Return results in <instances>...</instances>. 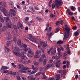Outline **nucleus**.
<instances>
[{"label": "nucleus", "instance_id": "nucleus-31", "mask_svg": "<svg viewBox=\"0 0 80 80\" xmlns=\"http://www.w3.org/2000/svg\"><path fill=\"white\" fill-rule=\"evenodd\" d=\"M58 55L59 57H61L62 56V53L60 52H58Z\"/></svg>", "mask_w": 80, "mask_h": 80}, {"label": "nucleus", "instance_id": "nucleus-4", "mask_svg": "<svg viewBox=\"0 0 80 80\" xmlns=\"http://www.w3.org/2000/svg\"><path fill=\"white\" fill-rule=\"evenodd\" d=\"M10 11H11V15L13 16H15V11L13 9H10Z\"/></svg>", "mask_w": 80, "mask_h": 80}, {"label": "nucleus", "instance_id": "nucleus-43", "mask_svg": "<svg viewBox=\"0 0 80 80\" xmlns=\"http://www.w3.org/2000/svg\"><path fill=\"white\" fill-rule=\"evenodd\" d=\"M55 4L53 3L52 5V9L55 8Z\"/></svg>", "mask_w": 80, "mask_h": 80}, {"label": "nucleus", "instance_id": "nucleus-56", "mask_svg": "<svg viewBox=\"0 0 80 80\" xmlns=\"http://www.w3.org/2000/svg\"><path fill=\"white\" fill-rule=\"evenodd\" d=\"M2 70H3V71H4V70H5V66H2Z\"/></svg>", "mask_w": 80, "mask_h": 80}, {"label": "nucleus", "instance_id": "nucleus-14", "mask_svg": "<svg viewBox=\"0 0 80 80\" xmlns=\"http://www.w3.org/2000/svg\"><path fill=\"white\" fill-rule=\"evenodd\" d=\"M9 73L10 75H17L16 72H13L12 71L10 72Z\"/></svg>", "mask_w": 80, "mask_h": 80}, {"label": "nucleus", "instance_id": "nucleus-15", "mask_svg": "<svg viewBox=\"0 0 80 80\" xmlns=\"http://www.w3.org/2000/svg\"><path fill=\"white\" fill-rule=\"evenodd\" d=\"M14 53L15 55H16V56H18V57L20 56L21 53H18V52H14Z\"/></svg>", "mask_w": 80, "mask_h": 80}, {"label": "nucleus", "instance_id": "nucleus-28", "mask_svg": "<svg viewBox=\"0 0 80 80\" xmlns=\"http://www.w3.org/2000/svg\"><path fill=\"white\" fill-rule=\"evenodd\" d=\"M14 50H15L16 51H19V50H20V49L17 47H15V48H14Z\"/></svg>", "mask_w": 80, "mask_h": 80}, {"label": "nucleus", "instance_id": "nucleus-54", "mask_svg": "<svg viewBox=\"0 0 80 80\" xmlns=\"http://www.w3.org/2000/svg\"><path fill=\"white\" fill-rule=\"evenodd\" d=\"M39 60L40 62H43V59H42V58H41Z\"/></svg>", "mask_w": 80, "mask_h": 80}, {"label": "nucleus", "instance_id": "nucleus-1", "mask_svg": "<svg viewBox=\"0 0 80 80\" xmlns=\"http://www.w3.org/2000/svg\"><path fill=\"white\" fill-rule=\"evenodd\" d=\"M63 3V2L62 0H55V7L58 9L60 6H61Z\"/></svg>", "mask_w": 80, "mask_h": 80}, {"label": "nucleus", "instance_id": "nucleus-8", "mask_svg": "<svg viewBox=\"0 0 80 80\" xmlns=\"http://www.w3.org/2000/svg\"><path fill=\"white\" fill-rule=\"evenodd\" d=\"M56 77V80H59L60 79V76L59 74H57Z\"/></svg>", "mask_w": 80, "mask_h": 80}, {"label": "nucleus", "instance_id": "nucleus-46", "mask_svg": "<svg viewBox=\"0 0 80 80\" xmlns=\"http://www.w3.org/2000/svg\"><path fill=\"white\" fill-rule=\"evenodd\" d=\"M17 79L18 80H21V78L19 76H17Z\"/></svg>", "mask_w": 80, "mask_h": 80}, {"label": "nucleus", "instance_id": "nucleus-61", "mask_svg": "<svg viewBox=\"0 0 80 80\" xmlns=\"http://www.w3.org/2000/svg\"><path fill=\"white\" fill-rule=\"evenodd\" d=\"M28 20V17H27L25 19V21H26V22H27Z\"/></svg>", "mask_w": 80, "mask_h": 80}, {"label": "nucleus", "instance_id": "nucleus-29", "mask_svg": "<svg viewBox=\"0 0 80 80\" xmlns=\"http://www.w3.org/2000/svg\"><path fill=\"white\" fill-rule=\"evenodd\" d=\"M46 28L45 29V30L46 31H47V30H48V27H49V24H48V23L46 25Z\"/></svg>", "mask_w": 80, "mask_h": 80}, {"label": "nucleus", "instance_id": "nucleus-63", "mask_svg": "<svg viewBox=\"0 0 80 80\" xmlns=\"http://www.w3.org/2000/svg\"><path fill=\"white\" fill-rule=\"evenodd\" d=\"M35 58H39V56H38V55H36L34 56Z\"/></svg>", "mask_w": 80, "mask_h": 80}, {"label": "nucleus", "instance_id": "nucleus-62", "mask_svg": "<svg viewBox=\"0 0 80 80\" xmlns=\"http://www.w3.org/2000/svg\"><path fill=\"white\" fill-rule=\"evenodd\" d=\"M13 40L14 42H17V39L15 38H14L13 39Z\"/></svg>", "mask_w": 80, "mask_h": 80}, {"label": "nucleus", "instance_id": "nucleus-36", "mask_svg": "<svg viewBox=\"0 0 80 80\" xmlns=\"http://www.w3.org/2000/svg\"><path fill=\"white\" fill-rule=\"evenodd\" d=\"M52 66V64H48L47 65V67L48 68L51 67Z\"/></svg>", "mask_w": 80, "mask_h": 80}, {"label": "nucleus", "instance_id": "nucleus-40", "mask_svg": "<svg viewBox=\"0 0 80 80\" xmlns=\"http://www.w3.org/2000/svg\"><path fill=\"white\" fill-rule=\"evenodd\" d=\"M52 32H51L48 35V37L49 38H50L51 37H52Z\"/></svg>", "mask_w": 80, "mask_h": 80}, {"label": "nucleus", "instance_id": "nucleus-35", "mask_svg": "<svg viewBox=\"0 0 80 80\" xmlns=\"http://www.w3.org/2000/svg\"><path fill=\"white\" fill-rule=\"evenodd\" d=\"M34 63V65H36V66H37L38 65V62H33Z\"/></svg>", "mask_w": 80, "mask_h": 80}, {"label": "nucleus", "instance_id": "nucleus-5", "mask_svg": "<svg viewBox=\"0 0 80 80\" xmlns=\"http://www.w3.org/2000/svg\"><path fill=\"white\" fill-rule=\"evenodd\" d=\"M40 43L41 45H43L44 47H47V43L43 42H40Z\"/></svg>", "mask_w": 80, "mask_h": 80}, {"label": "nucleus", "instance_id": "nucleus-18", "mask_svg": "<svg viewBox=\"0 0 80 80\" xmlns=\"http://www.w3.org/2000/svg\"><path fill=\"white\" fill-rule=\"evenodd\" d=\"M70 8L72 11H75L76 10V8L73 6H71Z\"/></svg>", "mask_w": 80, "mask_h": 80}, {"label": "nucleus", "instance_id": "nucleus-16", "mask_svg": "<svg viewBox=\"0 0 80 80\" xmlns=\"http://www.w3.org/2000/svg\"><path fill=\"white\" fill-rule=\"evenodd\" d=\"M64 42L63 41L59 40L57 42V44H62Z\"/></svg>", "mask_w": 80, "mask_h": 80}, {"label": "nucleus", "instance_id": "nucleus-33", "mask_svg": "<svg viewBox=\"0 0 80 80\" xmlns=\"http://www.w3.org/2000/svg\"><path fill=\"white\" fill-rule=\"evenodd\" d=\"M47 61V59H45L43 61V65H46V62Z\"/></svg>", "mask_w": 80, "mask_h": 80}, {"label": "nucleus", "instance_id": "nucleus-6", "mask_svg": "<svg viewBox=\"0 0 80 80\" xmlns=\"http://www.w3.org/2000/svg\"><path fill=\"white\" fill-rule=\"evenodd\" d=\"M18 27H20L22 28V29L23 28V26L22 23L20 22H19L18 23Z\"/></svg>", "mask_w": 80, "mask_h": 80}, {"label": "nucleus", "instance_id": "nucleus-10", "mask_svg": "<svg viewBox=\"0 0 80 80\" xmlns=\"http://www.w3.org/2000/svg\"><path fill=\"white\" fill-rule=\"evenodd\" d=\"M65 29L66 31L67 34L68 35H69V34H70V29H69L68 28H65Z\"/></svg>", "mask_w": 80, "mask_h": 80}, {"label": "nucleus", "instance_id": "nucleus-50", "mask_svg": "<svg viewBox=\"0 0 80 80\" xmlns=\"http://www.w3.org/2000/svg\"><path fill=\"white\" fill-rule=\"evenodd\" d=\"M22 46L24 48H26L27 47V46L25 44H23L22 45Z\"/></svg>", "mask_w": 80, "mask_h": 80}, {"label": "nucleus", "instance_id": "nucleus-42", "mask_svg": "<svg viewBox=\"0 0 80 80\" xmlns=\"http://www.w3.org/2000/svg\"><path fill=\"white\" fill-rule=\"evenodd\" d=\"M36 72H37L36 71H33L31 72V74H35Z\"/></svg>", "mask_w": 80, "mask_h": 80}, {"label": "nucleus", "instance_id": "nucleus-58", "mask_svg": "<svg viewBox=\"0 0 80 80\" xmlns=\"http://www.w3.org/2000/svg\"><path fill=\"white\" fill-rule=\"evenodd\" d=\"M58 52H60L61 51V49H60V48H58Z\"/></svg>", "mask_w": 80, "mask_h": 80}, {"label": "nucleus", "instance_id": "nucleus-59", "mask_svg": "<svg viewBox=\"0 0 80 80\" xmlns=\"http://www.w3.org/2000/svg\"><path fill=\"white\" fill-rule=\"evenodd\" d=\"M36 19H37L38 20H42V19L40 18L39 17V18H36Z\"/></svg>", "mask_w": 80, "mask_h": 80}, {"label": "nucleus", "instance_id": "nucleus-13", "mask_svg": "<svg viewBox=\"0 0 80 80\" xmlns=\"http://www.w3.org/2000/svg\"><path fill=\"white\" fill-rule=\"evenodd\" d=\"M19 57H20L22 59H24L25 58V55L23 54H20V56H19Z\"/></svg>", "mask_w": 80, "mask_h": 80}, {"label": "nucleus", "instance_id": "nucleus-32", "mask_svg": "<svg viewBox=\"0 0 80 80\" xmlns=\"http://www.w3.org/2000/svg\"><path fill=\"white\" fill-rule=\"evenodd\" d=\"M0 21L1 22H4L3 19L1 17H0Z\"/></svg>", "mask_w": 80, "mask_h": 80}, {"label": "nucleus", "instance_id": "nucleus-49", "mask_svg": "<svg viewBox=\"0 0 80 80\" xmlns=\"http://www.w3.org/2000/svg\"><path fill=\"white\" fill-rule=\"evenodd\" d=\"M54 80V78H49L48 79H46V80Z\"/></svg>", "mask_w": 80, "mask_h": 80}, {"label": "nucleus", "instance_id": "nucleus-41", "mask_svg": "<svg viewBox=\"0 0 80 80\" xmlns=\"http://www.w3.org/2000/svg\"><path fill=\"white\" fill-rule=\"evenodd\" d=\"M28 78L29 80H31L32 78V76H29L28 77Z\"/></svg>", "mask_w": 80, "mask_h": 80}, {"label": "nucleus", "instance_id": "nucleus-25", "mask_svg": "<svg viewBox=\"0 0 80 80\" xmlns=\"http://www.w3.org/2000/svg\"><path fill=\"white\" fill-rule=\"evenodd\" d=\"M56 53V50H52V51L51 52V53L52 55H55V53Z\"/></svg>", "mask_w": 80, "mask_h": 80}, {"label": "nucleus", "instance_id": "nucleus-27", "mask_svg": "<svg viewBox=\"0 0 80 80\" xmlns=\"http://www.w3.org/2000/svg\"><path fill=\"white\" fill-rule=\"evenodd\" d=\"M53 48H50L49 51H48V54H50V52L52 50V49Z\"/></svg>", "mask_w": 80, "mask_h": 80}, {"label": "nucleus", "instance_id": "nucleus-9", "mask_svg": "<svg viewBox=\"0 0 80 80\" xmlns=\"http://www.w3.org/2000/svg\"><path fill=\"white\" fill-rule=\"evenodd\" d=\"M31 68L32 69V70H33L34 71H37V70H38V68H34V66H33V65H32V67H31Z\"/></svg>", "mask_w": 80, "mask_h": 80}, {"label": "nucleus", "instance_id": "nucleus-48", "mask_svg": "<svg viewBox=\"0 0 80 80\" xmlns=\"http://www.w3.org/2000/svg\"><path fill=\"white\" fill-rule=\"evenodd\" d=\"M45 55H43L42 56H41V58H42V59H44V58L45 57Z\"/></svg>", "mask_w": 80, "mask_h": 80}, {"label": "nucleus", "instance_id": "nucleus-19", "mask_svg": "<svg viewBox=\"0 0 80 80\" xmlns=\"http://www.w3.org/2000/svg\"><path fill=\"white\" fill-rule=\"evenodd\" d=\"M4 20H5L6 22H8L9 21V18H8L3 17Z\"/></svg>", "mask_w": 80, "mask_h": 80}, {"label": "nucleus", "instance_id": "nucleus-44", "mask_svg": "<svg viewBox=\"0 0 80 80\" xmlns=\"http://www.w3.org/2000/svg\"><path fill=\"white\" fill-rule=\"evenodd\" d=\"M5 48L8 52H10V49H9V48H8L7 46H6Z\"/></svg>", "mask_w": 80, "mask_h": 80}, {"label": "nucleus", "instance_id": "nucleus-11", "mask_svg": "<svg viewBox=\"0 0 80 80\" xmlns=\"http://www.w3.org/2000/svg\"><path fill=\"white\" fill-rule=\"evenodd\" d=\"M23 67V65H22L19 64L18 66V69H22Z\"/></svg>", "mask_w": 80, "mask_h": 80}, {"label": "nucleus", "instance_id": "nucleus-30", "mask_svg": "<svg viewBox=\"0 0 80 80\" xmlns=\"http://www.w3.org/2000/svg\"><path fill=\"white\" fill-rule=\"evenodd\" d=\"M9 3L10 5H11L12 6H13V2L12 1H10L9 2Z\"/></svg>", "mask_w": 80, "mask_h": 80}, {"label": "nucleus", "instance_id": "nucleus-64", "mask_svg": "<svg viewBox=\"0 0 80 80\" xmlns=\"http://www.w3.org/2000/svg\"><path fill=\"white\" fill-rule=\"evenodd\" d=\"M13 28L14 30H17V26H16V25H14L13 26Z\"/></svg>", "mask_w": 80, "mask_h": 80}, {"label": "nucleus", "instance_id": "nucleus-7", "mask_svg": "<svg viewBox=\"0 0 80 80\" xmlns=\"http://www.w3.org/2000/svg\"><path fill=\"white\" fill-rule=\"evenodd\" d=\"M12 23H9L7 24L6 27H8V28H10L11 27H12Z\"/></svg>", "mask_w": 80, "mask_h": 80}, {"label": "nucleus", "instance_id": "nucleus-17", "mask_svg": "<svg viewBox=\"0 0 80 80\" xmlns=\"http://www.w3.org/2000/svg\"><path fill=\"white\" fill-rule=\"evenodd\" d=\"M59 56H53L52 57L53 59H56V60H58L59 59Z\"/></svg>", "mask_w": 80, "mask_h": 80}, {"label": "nucleus", "instance_id": "nucleus-12", "mask_svg": "<svg viewBox=\"0 0 80 80\" xmlns=\"http://www.w3.org/2000/svg\"><path fill=\"white\" fill-rule=\"evenodd\" d=\"M64 39H66V38H68V35H67V32H65L64 34Z\"/></svg>", "mask_w": 80, "mask_h": 80}, {"label": "nucleus", "instance_id": "nucleus-39", "mask_svg": "<svg viewBox=\"0 0 80 80\" xmlns=\"http://www.w3.org/2000/svg\"><path fill=\"white\" fill-rule=\"evenodd\" d=\"M58 72L59 73H61V74H62L63 73V71L62 70H58Z\"/></svg>", "mask_w": 80, "mask_h": 80}, {"label": "nucleus", "instance_id": "nucleus-57", "mask_svg": "<svg viewBox=\"0 0 80 80\" xmlns=\"http://www.w3.org/2000/svg\"><path fill=\"white\" fill-rule=\"evenodd\" d=\"M48 32H51V30H52V28L51 27H49V28H48Z\"/></svg>", "mask_w": 80, "mask_h": 80}, {"label": "nucleus", "instance_id": "nucleus-60", "mask_svg": "<svg viewBox=\"0 0 80 80\" xmlns=\"http://www.w3.org/2000/svg\"><path fill=\"white\" fill-rule=\"evenodd\" d=\"M63 72L64 75H65V74H66V70H64L63 71Z\"/></svg>", "mask_w": 80, "mask_h": 80}, {"label": "nucleus", "instance_id": "nucleus-23", "mask_svg": "<svg viewBox=\"0 0 80 80\" xmlns=\"http://www.w3.org/2000/svg\"><path fill=\"white\" fill-rule=\"evenodd\" d=\"M56 67H58L60 66V63L58 62H56Z\"/></svg>", "mask_w": 80, "mask_h": 80}, {"label": "nucleus", "instance_id": "nucleus-53", "mask_svg": "<svg viewBox=\"0 0 80 80\" xmlns=\"http://www.w3.org/2000/svg\"><path fill=\"white\" fill-rule=\"evenodd\" d=\"M8 37H9L10 38H12V35H11V34L9 33L8 34Z\"/></svg>", "mask_w": 80, "mask_h": 80}, {"label": "nucleus", "instance_id": "nucleus-51", "mask_svg": "<svg viewBox=\"0 0 80 80\" xmlns=\"http://www.w3.org/2000/svg\"><path fill=\"white\" fill-rule=\"evenodd\" d=\"M6 2H3V4L4 7H6Z\"/></svg>", "mask_w": 80, "mask_h": 80}, {"label": "nucleus", "instance_id": "nucleus-2", "mask_svg": "<svg viewBox=\"0 0 80 80\" xmlns=\"http://www.w3.org/2000/svg\"><path fill=\"white\" fill-rule=\"evenodd\" d=\"M0 9L2 10V12L5 16H8V17H10V13L9 12H7L6 11V9L4 8H3L2 6L0 7Z\"/></svg>", "mask_w": 80, "mask_h": 80}, {"label": "nucleus", "instance_id": "nucleus-52", "mask_svg": "<svg viewBox=\"0 0 80 80\" xmlns=\"http://www.w3.org/2000/svg\"><path fill=\"white\" fill-rule=\"evenodd\" d=\"M34 9L35 10H39V9L37 7V6H35L34 7Z\"/></svg>", "mask_w": 80, "mask_h": 80}, {"label": "nucleus", "instance_id": "nucleus-38", "mask_svg": "<svg viewBox=\"0 0 80 80\" xmlns=\"http://www.w3.org/2000/svg\"><path fill=\"white\" fill-rule=\"evenodd\" d=\"M41 51H40V50H38L36 52V54L37 55H38V54H39V53H41Z\"/></svg>", "mask_w": 80, "mask_h": 80}, {"label": "nucleus", "instance_id": "nucleus-3", "mask_svg": "<svg viewBox=\"0 0 80 80\" xmlns=\"http://www.w3.org/2000/svg\"><path fill=\"white\" fill-rule=\"evenodd\" d=\"M29 36L30 38H28V39L30 40L31 41H32V42H35L36 40L35 39L33 38V36L31 34H29Z\"/></svg>", "mask_w": 80, "mask_h": 80}, {"label": "nucleus", "instance_id": "nucleus-24", "mask_svg": "<svg viewBox=\"0 0 80 80\" xmlns=\"http://www.w3.org/2000/svg\"><path fill=\"white\" fill-rule=\"evenodd\" d=\"M74 36H78L79 35V33H78V32L77 31L75 32H74Z\"/></svg>", "mask_w": 80, "mask_h": 80}, {"label": "nucleus", "instance_id": "nucleus-26", "mask_svg": "<svg viewBox=\"0 0 80 80\" xmlns=\"http://www.w3.org/2000/svg\"><path fill=\"white\" fill-rule=\"evenodd\" d=\"M22 70H28V68L27 67H23L22 68Z\"/></svg>", "mask_w": 80, "mask_h": 80}, {"label": "nucleus", "instance_id": "nucleus-34", "mask_svg": "<svg viewBox=\"0 0 80 80\" xmlns=\"http://www.w3.org/2000/svg\"><path fill=\"white\" fill-rule=\"evenodd\" d=\"M73 15V13L72 12H70L68 13V15L69 16L70 15Z\"/></svg>", "mask_w": 80, "mask_h": 80}, {"label": "nucleus", "instance_id": "nucleus-45", "mask_svg": "<svg viewBox=\"0 0 80 80\" xmlns=\"http://www.w3.org/2000/svg\"><path fill=\"white\" fill-rule=\"evenodd\" d=\"M67 54H68L67 52H65L64 54L63 55V57H65L66 55H67Z\"/></svg>", "mask_w": 80, "mask_h": 80}, {"label": "nucleus", "instance_id": "nucleus-37", "mask_svg": "<svg viewBox=\"0 0 80 80\" xmlns=\"http://www.w3.org/2000/svg\"><path fill=\"white\" fill-rule=\"evenodd\" d=\"M46 78H47V77L45 76V75H44L43 76V77L42 78V79H46Z\"/></svg>", "mask_w": 80, "mask_h": 80}, {"label": "nucleus", "instance_id": "nucleus-47", "mask_svg": "<svg viewBox=\"0 0 80 80\" xmlns=\"http://www.w3.org/2000/svg\"><path fill=\"white\" fill-rule=\"evenodd\" d=\"M60 29V28H57L56 31V32H58Z\"/></svg>", "mask_w": 80, "mask_h": 80}, {"label": "nucleus", "instance_id": "nucleus-21", "mask_svg": "<svg viewBox=\"0 0 80 80\" xmlns=\"http://www.w3.org/2000/svg\"><path fill=\"white\" fill-rule=\"evenodd\" d=\"M12 43V42L10 41H8L7 42V46H9L10 44Z\"/></svg>", "mask_w": 80, "mask_h": 80}, {"label": "nucleus", "instance_id": "nucleus-22", "mask_svg": "<svg viewBox=\"0 0 80 80\" xmlns=\"http://www.w3.org/2000/svg\"><path fill=\"white\" fill-rule=\"evenodd\" d=\"M19 73H20V72H21L22 73H26V72L23 71V70H22V69L19 70Z\"/></svg>", "mask_w": 80, "mask_h": 80}, {"label": "nucleus", "instance_id": "nucleus-20", "mask_svg": "<svg viewBox=\"0 0 80 80\" xmlns=\"http://www.w3.org/2000/svg\"><path fill=\"white\" fill-rule=\"evenodd\" d=\"M18 44L19 45L22 44V42H21V40H20V39H18Z\"/></svg>", "mask_w": 80, "mask_h": 80}, {"label": "nucleus", "instance_id": "nucleus-55", "mask_svg": "<svg viewBox=\"0 0 80 80\" xmlns=\"http://www.w3.org/2000/svg\"><path fill=\"white\" fill-rule=\"evenodd\" d=\"M23 50L24 52H27L28 51V49L27 48H25Z\"/></svg>", "mask_w": 80, "mask_h": 80}]
</instances>
